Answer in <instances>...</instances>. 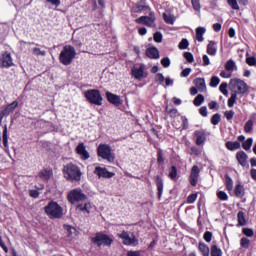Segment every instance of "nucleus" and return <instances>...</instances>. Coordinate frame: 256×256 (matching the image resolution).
I'll list each match as a JSON object with an SVG mask.
<instances>
[{
	"label": "nucleus",
	"instance_id": "obj_1",
	"mask_svg": "<svg viewBox=\"0 0 256 256\" xmlns=\"http://www.w3.org/2000/svg\"><path fill=\"white\" fill-rule=\"evenodd\" d=\"M63 174L67 181H81V175H83L81 169L73 163L66 164L63 167Z\"/></svg>",
	"mask_w": 256,
	"mask_h": 256
},
{
	"label": "nucleus",
	"instance_id": "obj_2",
	"mask_svg": "<svg viewBox=\"0 0 256 256\" xmlns=\"http://www.w3.org/2000/svg\"><path fill=\"white\" fill-rule=\"evenodd\" d=\"M75 57H77V51L75 50V47L66 45L60 52L59 61L62 65L68 66L73 63V59H75Z\"/></svg>",
	"mask_w": 256,
	"mask_h": 256
},
{
	"label": "nucleus",
	"instance_id": "obj_3",
	"mask_svg": "<svg viewBox=\"0 0 256 256\" xmlns=\"http://www.w3.org/2000/svg\"><path fill=\"white\" fill-rule=\"evenodd\" d=\"M44 211L50 219H61L64 215L63 207L55 201H50L48 205L44 207Z\"/></svg>",
	"mask_w": 256,
	"mask_h": 256
},
{
	"label": "nucleus",
	"instance_id": "obj_4",
	"mask_svg": "<svg viewBox=\"0 0 256 256\" xmlns=\"http://www.w3.org/2000/svg\"><path fill=\"white\" fill-rule=\"evenodd\" d=\"M84 97L88 101V103H91V105H97L98 107H101V105H103V96H101V91L97 89L87 90L84 93Z\"/></svg>",
	"mask_w": 256,
	"mask_h": 256
},
{
	"label": "nucleus",
	"instance_id": "obj_5",
	"mask_svg": "<svg viewBox=\"0 0 256 256\" xmlns=\"http://www.w3.org/2000/svg\"><path fill=\"white\" fill-rule=\"evenodd\" d=\"M98 157L105 159L108 163L115 161V153L109 144H100L97 149Z\"/></svg>",
	"mask_w": 256,
	"mask_h": 256
},
{
	"label": "nucleus",
	"instance_id": "obj_6",
	"mask_svg": "<svg viewBox=\"0 0 256 256\" xmlns=\"http://www.w3.org/2000/svg\"><path fill=\"white\" fill-rule=\"evenodd\" d=\"M92 243L98 247H111L113 245V236L96 233L95 237L92 238Z\"/></svg>",
	"mask_w": 256,
	"mask_h": 256
},
{
	"label": "nucleus",
	"instance_id": "obj_7",
	"mask_svg": "<svg viewBox=\"0 0 256 256\" xmlns=\"http://www.w3.org/2000/svg\"><path fill=\"white\" fill-rule=\"evenodd\" d=\"M67 200L72 205H75V203H79V201H86L87 195H85V193H83V190H81L79 188H75L68 193Z\"/></svg>",
	"mask_w": 256,
	"mask_h": 256
},
{
	"label": "nucleus",
	"instance_id": "obj_8",
	"mask_svg": "<svg viewBox=\"0 0 256 256\" xmlns=\"http://www.w3.org/2000/svg\"><path fill=\"white\" fill-rule=\"evenodd\" d=\"M230 87H232V89H235L236 92L235 94L237 95H245V93L247 91H249V88L247 87V83H245V81L241 80V79H231L230 80Z\"/></svg>",
	"mask_w": 256,
	"mask_h": 256
},
{
	"label": "nucleus",
	"instance_id": "obj_9",
	"mask_svg": "<svg viewBox=\"0 0 256 256\" xmlns=\"http://www.w3.org/2000/svg\"><path fill=\"white\" fill-rule=\"evenodd\" d=\"M11 67H15L13 56L11 52L5 51L0 54V69H11Z\"/></svg>",
	"mask_w": 256,
	"mask_h": 256
},
{
	"label": "nucleus",
	"instance_id": "obj_10",
	"mask_svg": "<svg viewBox=\"0 0 256 256\" xmlns=\"http://www.w3.org/2000/svg\"><path fill=\"white\" fill-rule=\"evenodd\" d=\"M145 69H147L145 64H140L139 68L133 67L131 73L134 78H136L138 81H141V79H147V77H149V73L145 71Z\"/></svg>",
	"mask_w": 256,
	"mask_h": 256
},
{
	"label": "nucleus",
	"instance_id": "obj_11",
	"mask_svg": "<svg viewBox=\"0 0 256 256\" xmlns=\"http://www.w3.org/2000/svg\"><path fill=\"white\" fill-rule=\"evenodd\" d=\"M17 107H19V102L15 100L12 103L6 105L5 108L0 111V125L3 123V118L9 117V114L13 113Z\"/></svg>",
	"mask_w": 256,
	"mask_h": 256
},
{
	"label": "nucleus",
	"instance_id": "obj_12",
	"mask_svg": "<svg viewBox=\"0 0 256 256\" xmlns=\"http://www.w3.org/2000/svg\"><path fill=\"white\" fill-rule=\"evenodd\" d=\"M135 21L140 25H146L147 27H155V14L151 12L149 16H141Z\"/></svg>",
	"mask_w": 256,
	"mask_h": 256
},
{
	"label": "nucleus",
	"instance_id": "obj_13",
	"mask_svg": "<svg viewBox=\"0 0 256 256\" xmlns=\"http://www.w3.org/2000/svg\"><path fill=\"white\" fill-rule=\"evenodd\" d=\"M94 175H97L99 179H101V177L103 179H111L112 177H115V173L110 172L109 170H107V168H103L101 166H97L95 168Z\"/></svg>",
	"mask_w": 256,
	"mask_h": 256
},
{
	"label": "nucleus",
	"instance_id": "obj_14",
	"mask_svg": "<svg viewBox=\"0 0 256 256\" xmlns=\"http://www.w3.org/2000/svg\"><path fill=\"white\" fill-rule=\"evenodd\" d=\"M76 153L80 155L82 161H87V159L91 157V155L87 151V146H85V143L83 142L79 143L78 146L76 147Z\"/></svg>",
	"mask_w": 256,
	"mask_h": 256
},
{
	"label": "nucleus",
	"instance_id": "obj_15",
	"mask_svg": "<svg viewBox=\"0 0 256 256\" xmlns=\"http://www.w3.org/2000/svg\"><path fill=\"white\" fill-rule=\"evenodd\" d=\"M199 173H201L199 166L194 165L190 174V185H192V187H197V183L199 181Z\"/></svg>",
	"mask_w": 256,
	"mask_h": 256
},
{
	"label": "nucleus",
	"instance_id": "obj_16",
	"mask_svg": "<svg viewBox=\"0 0 256 256\" xmlns=\"http://www.w3.org/2000/svg\"><path fill=\"white\" fill-rule=\"evenodd\" d=\"M106 98H107V101H109V103H111L112 105H115L116 107H119V105L123 103V101H121L120 96H117L111 92H106Z\"/></svg>",
	"mask_w": 256,
	"mask_h": 256
},
{
	"label": "nucleus",
	"instance_id": "obj_17",
	"mask_svg": "<svg viewBox=\"0 0 256 256\" xmlns=\"http://www.w3.org/2000/svg\"><path fill=\"white\" fill-rule=\"evenodd\" d=\"M119 238L123 239L124 245H135V236H130L129 232L123 231L119 234Z\"/></svg>",
	"mask_w": 256,
	"mask_h": 256
},
{
	"label": "nucleus",
	"instance_id": "obj_18",
	"mask_svg": "<svg viewBox=\"0 0 256 256\" xmlns=\"http://www.w3.org/2000/svg\"><path fill=\"white\" fill-rule=\"evenodd\" d=\"M194 135L196 137V145L201 146L207 141V134H205V131L198 130L194 132Z\"/></svg>",
	"mask_w": 256,
	"mask_h": 256
},
{
	"label": "nucleus",
	"instance_id": "obj_19",
	"mask_svg": "<svg viewBox=\"0 0 256 256\" xmlns=\"http://www.w3.org/2000/svg\"><path fill=\"white\" fill-rule=\"evenodd\" d=\"M155 183L158 191V200L161 201V197H163V189L165 187V184L163 183V178H161V176H156Z\"/></svg>",
	"mask_w": 256,
	"mask_h": 256
},
{
	"label": "nucleus",
	"instance_id": "obj_20",
	"mask_svg": "<svg viewBox=\"0 0 256 256\" xmlns=\"http://www.w3.org/2000/svg\"><path fill=\"white\" fill-rule=\"evenodd\" d=\"M194 85L200 91V93H203L204 91H207V85L205 84L204 78H196L194 80Z\"/></svg>",
	"mask_w": 256,
	"mask_h": 256
},
{
	"label": "nucleus",
	"instance_id": "obj_21",
	"mask_svg": "<svg viewBox=\"0 0 256 256\" xmlns=\"http://www.w3.org/2000/svg\"><path fill=\"white\" fill-rule=\"evenodd\" d=\"M206 51L208 55L215 57V55H217V42L213 40L209 41Z\"/></svg>",
	"mask_w": 256,
	"mask_h": 256
},
{
	"label": "nucleus",
	"instance_id": "obj_22",
	"mask_svg": "<svg viewBox=\"0 0 256 256\" xmlns=\"http://www.w3.org/2000/svg\"><path fill=\"white\" fill-rule=\"evenodd\" d=\"M236 158L238 163H240L242 167L247 166V158H248L247 153H245L244 151H239L236 154Z\"/></svg>",
	"mask_w": 256,
	"mask_h": 256
},
{
	"label": "nucleus",
	"instance_id": "obj_23",
	"mask_svg": "<svg viewBox=\"0 0 256 256\" xmlns=\"http://www.w3.org/2000/svg\"><path fill=\"white\" fill-rule=\"evenodd\" d=\"M146 55L149 59H159V49L155 47L147 48Z\"/></svg>",
	"mask_w": 256,
	"mask_h": 256
},
{
	"label": "nucleus",
	"instance_id": "obj_24",
	"mask_svg": "<svg viewBox=\"0 0 256 256\" xmlns=\"http://www.w3.org/2000/svg\"><path fill=\"white\" fill-rule=\"evenodd\" d=\"M147 9H149V6L145 5V0H141L140 3L132 8V11L133 13H139L141 11H147Z\"/></svg>",
	"mask_w": 256,
	"mask_h": 256
},
{
	"label": "nucleus",
	"instance_id": "obj_25",
	"mask_svg": "<svg viewBox=\"0 0 256 256\" xmlns=\"http://www.w3.org/2000/svg\"><path fill=\"white\" fill-rule=\"evenodd\" d=\"M2 141L5 149H9V134L7 130V124H5L3 127Z\"/></svg>",
	"mask_w": 256,
	"mask_h": 256
},
{
	"label": "nucleus",
	"instance_id": "obj_26",
	"mask_svg": "<svg viewBox=\"0 0 256 256\" xmlns=\"http://www.w3.org/2000/svg\"><path fill=\"white\" fill-rule=\"evenodd\" d=\"M226 148L229 151H237V149H241V143H239V141H234V142L228 141L226 142Z\"/></svg>",
	"mask_w": 256,
	"mask_h": 256
},
{
	"label": "nucleus",
	"instance_id": "obj_27",
	"mask_svg": "<svg viewBox=\"0 0 256 256\" xmlns=\"http://www.w3.org/2000/svg\"><path fill=\"white\" fill-rule=\"evenodd\" d=\"M198 250L200 251V253H202L203 256H209L210 249L209 246H207V244L199 242Z\"/></svg>",
	"mask_w": 256,
	"mask_h": 256
},
{
	"label": "nucleus",
	"instance_id": "obj_28",
	"mask_svg": "<svg viewBox=\"0 0 256 256\" xmlns=\"http://www.w3.org/2000/svg\"><path fill=\"white\" fill-rule=\"evenodd\" d=\"M52 175H53V172H51V170H42L39 173V177L40 179H42V181H49Z\"/></svg>",
	"mask_w": 256,
	"mask_h": 256
},
{
	"label": "nucleus",
	"instance_id": "obj_29",
	"mask_svg": "<svg viewBox=\"0 0 256 256\" xmlns=\"http://www.w3.org/2000/svg\"><path fill=\"white\" fill-rule=\"evenodd\" d=\"M206 29L204 27H198L196 29V39L199 41V43H203V35H205Z\"/></svg>",
	"mask_w": 256,
	"mask_h": 256
},
{
	"label": "nucleus",
	"instance_id": "obj_30",
	"mask_svg": "<svg viewBox=\"0 0 256 256\" xmlns=\"http://www.w3.org/2000/svg\"><path fill=\"white\" fill-rule=\"evenodd\" d=\"M238 217V225H240L241 227H245V225H247V220L245 219V212L240 211L237 214Z\"/></svg>",
	"mask_w": 256,
	"mask_h": 256
},
{
	"label": "nucleus",
	"instance_id": "obj_31",
	"mask_svg": "<svg viewBox=\"0 0 256 256\" xmlns=\"http://www.w3.org/2000/svg\"><path fill=\"white\" fill-rule=\"evenodd\" d=\"M211 256H223V250L221 248L217 247V245H212L210 250Z\"/></svg>",
	"mask_w": 256,
	"mask_h": 256
},
{
	"label": "nucleus",
	"instance_id": "obj_32",
	"mask_svg": "<svg viewBox=\"0 0 256 256\" xmlns=\"http://www.w3.org/2000/svg\"><path fill=\"white\" fill-rule=\"evenodd\" d=\"M193 103L195 107H201V105L205 103V96H203L202 94L197 95L193 100Z\"/></svg>",
	"mask_w": 256,
	"mask_h": 256
},
{
	"label": "nucleus",
	"instance_id": "obj_33",
	"mask_svg": "<svg viewBox=\"0 0 256 256\" xmlns=\"http://www.w3.org/2000/svg\"><path fill=\"white\" fill-rule=\"evenodd\" d=\"M32 55H35V57H45V55H47V51L34 47L32 48Z\"/></svg>",
	"mask_w": 256,
	"mask_h": 256
},
{
	"label": "nucleus",
	"instance_id": "obj_34",
	"mask_svg": "<svg viewBox=\"0 0 256 256\" xmlns=\"http://www.w3.org/2000/svg\"><path fill=\"white\" fill-rule=\"evenodd\" d=\"M234 193L236 197H243V195H245V188H243L241 184H238L235 186Z\"/></svg>",
	"mask_w": 256,
	"mask_h": 256
},
{
	"label": "nucleus",
	"instance_id": "obj_35",
	"mask_svg": "<svg viewBox=\"0 0 256 256\" xmlns=\"http://www.w3.org/2000/svg\"><path fill=\"white\" fill-rule=\"evenodd\" d=\"M77 209L79 211H83L84 213H91V204L90 203L79 204L77 206Z\"/></svg>",
	"mask_w": 256,
	"mask_h": 256
},
{
	"label": "nucleus",
	"instance_id": "obj_36",
	"mask_svg": "<svg viewBox=\"0 0 256 256\" xmlns=\"http://www.w3.org/2000/svg\"><path fill=\"white\" fill-rule=\"evenodd\" d=\"M242 147L245 151H249L253 147V138H248L243 142Z\"/></svg>",
	"mask_w": 256,
	"mask_h": 256
},
{
	"label": "nucleus",
	"instance_id": "obj_37",
	"mask_svg": "<svg viewBox=\"0 0 256 256\" xmlns=\"http://www.w3.org/2000/svg\"><path fill=\"white\" fill-rule=\"evenodd\" d=\"M245 133H253V121L250 119L244 125Z\"/></svg>",
	"mask_w": 256,
	"mask_h": 256
},
{
	"label": "nucleus",
	"instance_id": "obj_38",
	"mask_svg": "<svg viewBox=\"0 0 256 256\" xmlns=\"http://www.w3.org/2000/svg\"><path fill=\"white\" fill-rule=\"evenodd\" d=\"M235 67H236L235 61H233V60H228L225 64L226 71L233 72V71H235Z\"/></svg>",
	"mask_w": 256,
	"mask_h": 256
},
{
	"label": "nucleus",
	"instance_id": "obj_39",
	"mask_svg": "<svg viewBox=\"0 0 256 256\" xmlns=\"http://www.w3.org/2000/svg\"><path fill=\"white\" fill-rule=\"evenodd\" d=\"M237 103V94L236 92L231 94V97L228 99V107H234Z\"/></svg>",
	"mask_w": 256,
	"mask_h": 256
},
{
	"label": "nucleus",
	"instance_id": "obj_40",
	"mask_svg": "<svg viewBox=\"0 0 256 256\" xmlns=\"http://www.w3.org/2000/svg\"><path fill=\"white\" fill-rule=\"evenodd\" d=\"M163 19L165 23H168V25H173L175 23V18L171 14H163Z\"/></svg>",
	"mask_w": 256,
	"mask_h": 256
},
{
	"label": "nucleus",
	"instance_id": "obj_41",
	"mask_svg": "<svg viewBox=\"0 0 256 256\" xmlns=\"http://www.w3.org/2000/svg\"><path fill=\"white\" fill-rule=\"evenodd\" d=\"M226 187L228 191H233V179L229 175H225Z\"/></svg>",
	"mask_w": 256,
	"mask_h": 256
},
{
	"label": "nucleus",
	"instance_id": "obj_42",
	"mask_svg": "<svg viewBox=\"0 0 256 256\" xmlns=\"http://www.w3.org/2000/svg\"><path fill=\"white\" fill-rule=\"evenodd\" d=\"M212 125H219L221 123V114L216 113L211 118Z\"/></svg>",
	"mask_w": 256,
	"mask_h": 256
},
{
	"label": "nucleus",
	"instance_id": "obj_43",
	"mask_svg": "<svg viewBox=\"0 0 256 256\" xmlns=\"http://www.w3.org/2000/svg\"><path fill=\"white\" fill-rule=\"evenodd\" d=\"M169 177L172 179V181H175L177 179V167L172 166L169 172Z\"/></svg>",
	"mask_w": 256,
	"mask_h": 256
},
{
	"label": "nucleus",
	"instance_id": "obj_44",
	"mask_svg": "<svg viewBox=\"0 0 256 256\" xmlns=\"http://www.w3.org/2000/svg\"><path fill=\"white\" fill-rule=\"evenodd\" d=\"M217 197H218V199H220V201H227V199H229V196L227 195V193L225 191L217 192Z\"/></svg>",
	"mask_w": 256,
	"mask_h": 256
},
{
	"label": "nucleus",
	"instance_id": "obj_45",
	"mask_svg": "<svg viewBox=\"0 0 256 256\" xmlns=\"http://www.w3.org/2000/svg\"><path fill=\"white\" fill-rule=\"evenodd\" d=\"M153 39L155 43H161L163 41V34L161 32H155Z\"/></svg>",
	"mask_w": 256,
	"mask_h": 256
},
{
	"label": "nucleus",
	"instance_id": "obj_46",
	"mask_svg": "<svg viewBox=\"0 0 256 256\" xmlns=\"http://www.w3.org/2000/svg\"><path fill=\"white\" fill-rule=\"evenodd\" d=\"M221 83V80L217 76H213L210 81V87H217Z\"/></svg>",
	"mask_w": 256,
	"mask_h": 256
},
{
	"label": "nucleus",
	"instance_id": "obj_47",
	"mask_svg": "<svg viewBox=\"0 0 256 256\" xmlns=\"http://www.w3.org/2000/svg\"><path fill=\"white\" fill-rule=\"evenodd\" d=\"M227 3L229 6L232 7L235 11H239V4L237 3V0H227Z\"/></svg>",
	"mask_w": 256,
	"mask_h": 256
},
{
	"label": "nucleus",
	"instance_id": "obj_48",
	"mask_svg": "<svg viewBox=\"0 0 256 256\" xmlns=\"http://www.w3.org/2000/svg\"><path fill=\"white\" fill-rule=\"evenodd\" d=\"M203 239L206 241V243H211V240L213 239V233L210 231H206L204 233Z\"/></svg>",
	"mask_w": 256,
	"mask_h": 256
},
{
	"label": "nucleus",
	"instance_id": "obj_49",
	"mask_svg": "<svg viewBox=\"0 0 256 256\" xmlns=\"http://www.w3.org/2000/svg\"><path fill=\"white\" fill-rule=\"evenodd\" d=\"M191 4L194 10L196 11H201V3L199 2V0H191Z\"/></svg>",
	"mask_w": 256,
	"mask_h": 256
},
{
	"label": "nucleus",
	"instance_id": "obj_50",
	"mask_svg": "<svg viewBox=\"0 0 256 256\" xmlns=\"http://www.w3.org/2000/svg\"><path fill=\"white\" fill-rule=\"evenodd\" d=\"M184 58L186 61H188V63H193V61H195V58L191 52H184Z\"/></svg>",
	"mask_w": 256,
	"mask_h": 256
},
{
	"label": "nucleus",
	"instance_id": "obj_51",
	"mask_svg": "<svg viewBox=\"0 0 256 256\" xmlns=\"http://www.w3.org/2000/svg\"><path fill=\"white\" fill-rule=\"evenodd\" d=\"M220 91L223 93V95L228 96L229 95V91H227V82H223L220 86H219Z\"/></svg>",
	"mask_w": 256,
	"mask_h": 256
},
{
	"label": "nucleus",
	"instance_id": "obj_52",
	"mask_svg": "<svg viewBox=\"0 0 256 256\" xmlns=\"http://www.w3.org/2000/svg\"><path fill=\"white\" fill-rule=\"evenodd\" d=\"M161 65L165 68L170 67L171 66V59H169V57H165L161 59Z\"/></svg>",
	"mask_w": 256,
	"mask_h": 256
},
{
	"label": "nucleus",
	"instance_id": "obj_53",
	"mask_svg": "<svg viewBox=\"0 0 256 256\" xmlns=\"http://www.w3.org/2000/svg\"><path fill=\"white\" fill-rule=\"evenodd\" d=\"M249 243H250V241L247 238H241V240H240V245L244 249H249Z\"/></svg>",
	"mask_w": 256,
	"mask_h": 256
},
{
	"label": "nucleus",
	"instance_id": "obj_54",
	"mask_svg": "<svg viewBox=\"0 0 256 256\" xmlns=\"http://www.w3.org/2000/svg\"><path fill=\"white\" fill-rule=\"evenodd\" d=\"M242 232L244 235H246V237H253V235H255L253 229L251 228H243Z\"/></svg>",
	"mask_w": 256,
	"mask_h": 256
},
{
	"label": "nucleus",
	"instance_id": "obj_55",
	"mask_svg": "<svg viewBox=\"0 0 256 256\" xmlns=\"http://www.w3.org/2000/svg\"><path fill=\"white\" fill-rule=\"evenodd\" d=\"M224 116L226 117L227 121H231L233 117H235V111L229 110L224 113Z\"/></svg>",
	"mask_w": 256,
	"mask_h": 256
},
{
	"label": "nucleus",
	"instance_id": "obj_56",
	"mask_svg": "<svg viewBox=\"0 0 256 256\" xmlns=\"http://www.w3.org/2000/svg\"><path fill=\"white\" fill-rule=\"evenodd\" d=\"M187 47H189V41L184 38L179 43V49H187Z\"/></svg>",
	"mask_w": 256,
	"mask_h": 256
},
{
	"label": "nucleus",
	"instance_id": "obj_57",
	"mask_svg": "<svg viewBox=\"0 0 256 256\" xmlns=\"http://www.w3.org/2000/svg\"><path fill=\"white\" fill-rule=\"evenodd\" d=\"M165 161L163 158V150L159 149L157 153V163L161 164Z\"/></svg>",
	"mask_w": 256,
	"mask_h": 256
},
{
	"label": "nucleus",
	"instance_id": "obj_58",
	"mask_svg": "<svg viewBox=\"0 0 256 256\" xmlns=\"http://www.w3.org/2000/svg\"><path fill=\"white\" fill-rule=\"evenodd\" d=\"M246 63L250 67H253L255 65V63H256L255 57H248V58H246Z\"/></svg>",
	"mask_w": 256,
	"mask_h": 256
},
{
	"label": "nucleus",
	"instance_id": "obj_59",
	"mask_svg": "<svg viewBox=\"0 0 256 256\" xmlns=\"http://www.w3.org/2000/svg\"><path fill=\"white\" fill-rule=\"evenodd\" d=\"M199 113L202 117H207L208 115V112H207V106H202L200 109H199Z\"/></svg>",
	"mask_w": 256,
	"mask_h": 256
},
{
	"label": "nucleus",
	"instance_id": "obj_60",
	"mask_svg": "<svg viewBox=\"0 0 256 256\" xmlns=\"http://www.w3.org/2000/svg\"><path fill=\"white\" fill-rule=\"evenodd\" d=\"M208 107L211 110L219 109V104L216 101H211V102L208 103Z\"/></svg>",
	"mask_w": 256,
	"mask_h": 256
},
{
	"label": "nucleus",
	"instance_id": "obj_61",
	"mask_svg": "<svg viewBox=\"0 0 256 256\" xmlns=\"http://www.w3.org/2000/svg\"><path fill=\"white\" fill-rule=\"evenodd\" d=\"M194 201H197V194H191L187 198V203H193Z\"/></svg>",
	"mask_w": 256,
	"mask_h": 256
},
{
	"label": "nucleus",
	"instance_id": "obj_62",
	"mask_svg": "<svg viewBox=\"0 0 256 256\" xmlns=\"http://www.w3.org/2000/svg\"><path fill=\"white\" fill-rule=\"evenodd\" d=\"M191 75V68H186L181 72V77H189Z\"/></svg>",
	"mask_w": 256,
	"mask_h": 256
},
{
	"label": "nucleus",
	"instance_id": "obj_63",
	"mask_svg": "<svg viewBox=\"0 0 256 256\" xmlns=\"http://www.w3.org/2000/svg\"><path fill=\"white\" fill-rule=\"evenodd\" d=\"M156 81L160 82L161 84H163L165 82V76H163L162 73H158L156 75Z\"/></svg>",
	"mask_w": 256,
	"mask_h": 256
},
{
	"label": "nucleus",
	"instance_id": "obj_64",
	"mask_svg": "<svg viewBox=\"0 0 256 256\" xmlns=\"http://www.w3.org/2000/svg\"><path fill=\"white\" fill-rule=\"evenodd\" d=\"M127 256H141L139 251H128Z\"/></svg>",
	"mask_w": 256,
	"mask_h": 256
}]
</instances>
